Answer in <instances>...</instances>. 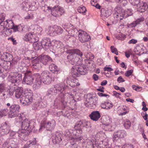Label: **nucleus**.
<instances>
[{
  "label": "nucleus",
  "instance_id": "16",
  "mask_svg": "<svg viewBox=\"0 0 148 148\" xmlns=\"http://www.w3.org/2000/svg\"><path fill=\"white\" fill-rule=\"evenodd\" d=\"M75 56L73 53H69L67 56L68 60L72 65H75V64H77V61H79L78 60V58Z\"/></svg>",
  "mask_w": 148,
  "mask_h": 148
},
{
  "label": "nucleus",
  "instance_id": "7",
  "mask_svg": "<svg viewBox=\"0 0 148 148\" xmlns=\"http://www.w3.org/2000/svg\"><path fill=\"white\" fill-rule=\"evenodd\" d=\"M34 80V76L31 75L30 71H27L25 73V76L22 81V83L24 84L32 85Z\"/></svg>",
  "mask_w": 148,
  "mask_h": 148
},
{
  "label": "nucleus",
  "instance_id": "42",
  "mask_svg": "<svg viewBox=\"0 0 148 148\" xmlns=\"http://www.w3.org/2000/svg\"><path fill=\"white\" fill-rule=\"evenodd\" d=\"M11 29H13L14 32H16L17 31L21 32L22 31L23 28L21 26L19 25L18 26L16 25H14V27Z\"/></svg>",
  "mask_w": 148,
  "mask_h": 148
},
{
  "label": "nucleus",
  "instance_id": "63",
  "mask_svg": "<svg viewBox=\"0 0 148 148\" xmlns=\"http://www.w3.org/2000/svg\"><path fill=\"white\" fill-rule=\"evenodd\" d=\"M132 88L133 89L137 91H139L140 90V87L135 85H133L132 86Z\"/></svg>",
  "mask_w": 148,
  "mask_h": 148
},
{
  "label": "nucleus",
  "instance_id": "61",
  "mask_svg": "<svg viewBox=\"0 0 148 148\" xmlns=\"http://www.w3.org/2000/svg\"><path fill=\"white\" fill-rule=\"evenodd\" d=\"M97 95L100 97H107V96L109 97V95H108L103 94L101 92H99L97 93Z\"/></svg>",
  "mask_w": 148,
  "mask_h": 148
},
{
  "label": "nucleus",
  "instance_id": "35",
  "mask_svg": "<svg viewBox=\"0 0 148 148\" xmlns=\"http://www.w3.org/2000/svg\"><path fill=\"white\" fill-rule=\"evenodd\" d=\"M55 32V36L57 35H60L63 32V29L62 28L57 25H54Z\"/></svg>",
  "mask_w": 148,
  "mask_h": 148
},
{
  "label": "nucleus",
  "instance_id": "40",
  "mask_svg": "<svg viewBox=\"0 0 148 148\" xmlns=\"http://www.w3.org/2000/svg\"><path fill=\"white\" fill-rule=\"evenodd\" d=\"M77 11L79 13H82L83 15H85L86 10L84 6L81 5L78 8Z\"/></svg>",
  "mask_w": 148,
  "mask_h": 148
},
{
  "label": "nucleus",
  "instance_id": "41",
  "mask_svg": "<svg viewBox=\"0 0 148 148\" xmlns=\"http://www.w3.org/2000/svg\"><path fill=\"white\" fill-rule=\"evenodd\" d=\"M70 29L68 28V29H66V31L68 32L69 34L71 36H74L76 33L77 32H75V31H77V29L75 28H74L73 29H71V28Z\"/></svg>",
  "mask_w": 148,
  "mask_h": 148
},
{
  "label": "nucleus",
  "instance_id": "32",
  "mask_svg": "<svg viewBox=\"0 0 148 148\" xmlns=\"http://www.w3.org/2000/svg\"><path fill=\"white\" fill-rule=\"evenodd\" d=\"M23 90L20 88L16 89L15 92V96L17 98H20V100L22 97V96H24L23 94Z\"/></svg>",
  "mask_w": 148,
  "mask_h": 148
},
{
  "label": "nucleus",
  "instance_id": "24",
  "mask_svg": "<svg viewBox=\"0 0 148 148\" xmlns=\"http://www.w3.org/2000/svg\"><path fill=\"white\" fill-rule=\"evenodd\" d=\"M49 69L50 71L54 73H56V72L57 73H59L61 71L60 69L54 64H50L49 66Z\"/></svg>",
  "mask_w": 148,
  "mask_h": 148
},
{
  "label": "nucleus",
  "instance_id": "5",
  "mask_svg": "<svg viewBox=\"0 0 148 148\" xmlns=\"http://www.w3.org/2000/svg\"><path fill=\"white\" fill-rule=\"evenodd\" d=\"M8 79L12 83L18 84L22 79V75L18 72H11L8 77Z\"/></svg>",
  "mask_w": 148,
  "mask_h": 148
},
{
  "label": "nucleus",
  "instance_id": "3",
  "mask_svg": "<svg viewBox=\"0 0 148 148\" xmlns=\"http://www.w3.org/2000/svg\"><path fill=\"white\" fill-rule=\"evenodd\" d=\"M20 108L19 105L18 104L12 105L10 108L9 116L10 117H17L16 119H19L18 122L21 121L24 119L23 114L22 113L18 115L19 110Z\"/></svg>",
  "mask_w": 148,
  "mask_h": 148
},
{
  "label": "nucleus",
  "instance_id": "55",
  "mask_svg": "<svg viewBox=\"0 0 148 148\" xmlns=\"http://www.w3.org/2000/svg\"><path fill=\"white\" fill-rule=\"evenodd\" d=\"M131 53V49H128L125 52V56L126 57L128 58L130 57V54Z\"/></svg>",
  "mask_w": 148,
  "mask_h": 148
},
{
  "label": "nucleus",
  "instance_id": "25",
  "mask_svg": "<svg viewBox=\"0 0 148 148\" xmlns=\"http://www.w3.org/2000/svg\"><path fill=\"white\" fill-rule=\"evenodd\" d=\"M101 106L102 108L108 110L112 107L113 104L110 101H107L101 103Z\"/></svg>",
  "mask_w": 148,
  "mask_h": 148
},
{
  "label": "nucleus",
  "instance_id": "29",
  "mask_svg": "<svg viewBox=\"0 0 148 148\" xmlns=\"http://www.w3.org/2000/svg\"><path fill=\"white\" fill-rule=\"evenodd\" d=\"M120 138H122L126 136L127 134L125 131L123 130H119L117 132H115Z\"/></svg>",
  "mask_w": 148,
  "mask_h": 148
},
{
  "label": "nucleus",
  "instance_id": "14",
  "mask_svg": "<svg viewBox=\"0 0 148 148\" xmlns=\"http://www.w3.org/2000/svg\"><path fill=\"white\" fill-rule=\"evenodd\" d=\"M85 106L91 108L93 106V98L92 95H88L84 102Z\"/></svg>",
  "mask_w": 148,
  "mask_h": 148
},
{
  "label": "nucleus",
  "instance_id": "18",
  "mask_svg": "<svg viewBox=\"0 0 148 148\" xmlns=\"http://www.w3.org/2000/svg\"><path fill=\"white\" fill-rule=\"evenodd\" d=\"M89 116L92 120L97 121L100 117L101 115L98 111H95L92 112Z\"/></svg>",
  "mask_w": 148,
  "mask_h": 148
},
{
  "label": "nucleus",
  "instance_id": "27",
  "mask_svg": "<svg viewBox=\"0 0 148 148\" xmlns=\"http://www.w3.org/2000/svg\"><path fill=\"white\" fill-rule=\"evenodd\" d=\"M47 34L51 36H55L54 25L53 26H49L48 27L46 30Z\"/></svg>",
  "mask_w": 148,
  "mask_h": 148
},
{
  "label": "nucleus",
  "instance_id": "4",
  "mask_svg": "<svg viewBox=\"0 0 148 148\" xmlns=\"http://www.w3.org/2000/svg\"><path fill=\"white\" fill-rule=\"evenodd\" d=\"M24 96H22L20 99L21 103L24 106L31 104L32 101L33 93L30 89H25L23 93Z\"/></svg>",
  "mask_w": 148,
  "mask_h": 148
},
{
  "label": "nucleus",
  "instance_id": "38",
  "mask_svg": "<svg viewBox=\"0 0 148 148\" xmlns=\"http://www.w3.org/2000/svg\"><path fill=\"white\" fill-rule=\"evenodd\" d=\"M26 131L22 130L19 131L18 132L17 134L18 136L21 138L23 140L25 139V137L27 136L25 132Z\"/></svg>",
  "mask_w": 148,
  "mask_h": 148
},
{
  "label": "nucleus",
  "instance_id": "33",
  "mask_svg": "<svg viewBox=\"0 0 148 148\" xmlns=\"http://www.w3.org/2000/svg\"><path fill=\"white\" fill-rule=\"evenodd\" d=\"M70 139L74 142H76L79 141L82 139L83 138L82 136H77L75 135L73 136H71L70 137Z\"/></svg>",
  "mask_w": 148,
  "mask_h": 148
},
{
  "label": "nucleus",
  "instance_id": "49",
  "mask_svg": "<svg viewBox=\"0 0 148 148\" xmlns=\"http://www.w3.org/2000/svg\"><path fill=\"white\" fill-rule=\"evenodd\" d=\"M131 3L133 5H138L140 3V0H130Z\"/></svg>",
  "mask_w": 148,
  "mask_h": 148
},
{
  "label": "nucleus",
  "instance_id": "23",
  "mask_svg": "<svg viewBox=\"0 0 148 148\" xmlns=\"http://www.w3.org/2000/svg\"><path fill=\"white\" fill-rule=\"evenodd\" d=\"M144 20L143 18L142 17L137 19L136 21H133L132 23L128 25V27L130 28L135 27L137 25L143 22Z\"/></svg>",
  "mask_w": 148,
  "mask_h": 148
},
{
  "label": "nucleus",
  "instance_id": "10",
  "mask_svg": "<svg viewBox=\"0 0 148 148\" xmlns=\"http://www.w3.org/2000/svg\"><path fill=\"white\" fill-rule=\"evenodd\" d=\"M54 126L52 124L50 121H41L40 125V128L39 129L40 130L43 128H46L48 130H50L53 129Z\"/></svg>",
  "mask_w": 148,
  "mask_h": 148
},
{
  "label": "nucleus",
  "instance_id": "47",
  "mask_svg": "<svg viewBox=\"0 0 148 148\" xmlns=\"http://www.w3.org/2000/svg\"><path fill=\"white\" fill-rule=\"evenodd\" d=\"M32 37L31 35V33L26 34L23 38L24 40L26 41H29V42L30 37Z\"/></svg>",
  "mask_w": 148,
  "mask_h": 148
},
{
  "label": "nucleus",
  "instance_id": "56",
  "mask_svg": "<svg viewBox=\"0 0 148 148\" xmlns=\"http://www.w3.org/2000/svg\"><path fill=\"white\" fill-rule=\"evenodd\" d=\"M5 15L1 14L0 15V24H1L5 20Z\"/></svg>",
  "mask_w": 148,
  "mask_h": 148
},
{
  "label": "nucleus",
  "instance_id": "53",
  "mask_svg": "<svg viewBox=\"0 0 148 148\" xmlns=\"http://www.w3.org/2000/svg\"><path fill=\"white\" fill-rule=\"evenodd\" d=\"M110 48L111 52L112 53H114L116 55H118V53L116 48H114L113 46H111Z\"/></svg>",
  "mask_w": 148,
  "mask_h": 148
},
{
  "label": "nucleus",
  "instance_id": "9",
  "mask_svg": "<svg viewBox=\"0 0 148 148\" xmlns=\"http://www.w3.org/2000/svg\"><path fill=\"white\" fill-rule=\"evenodd\" d=\"M64 10L63 8L60 6L55 7L51 10V14L55 17H59L63 14Z\"/></svg>",
  "mask_w": 148,
  "mask_h": 148
},
{
  "label": "nucleus",
  "instance_id": "54",
  "mask_svg": "<svg viewBox=\"0 0 148 148\" xmlns=\"http://www.w3.org/2000/svg\"><path fill=\"white\" fill-rule=\"evenodd\" d=\"M123 110L125 112L121 113L122 115L125 114L128 112L129 111V108L128 107H124L123 108Z\"/></svg>",
  "mask_w": 148,
  "mask_h": 148
},
{
  "label": "nucleus",
  "instance_id": "22",
  "mask_svg": "<svg viewBox=\"0 0 148 148\" xmlns=\"http://www.w3.org/2000/svg\"><path fill=\"white\" fill-rule=\"evenodd\" d=\"M66 52L68 53H73L74 54V55H75V54H76L77 55L81 57L83 55L82 52L78 49H74L68 50L66 51Z\"/></svg>",
  "mask_w": 148,
  "mask_h": 148
},
{
  "label": "nucleus",
  "instance_id": "26",
  "mask_svg": "<svg viewBox=\"0 0 148 148\" xmlns=\"http://www.w3.org/2000/svg\"><path fill=\"white\" fill-rule=\"evenodd\" d=\"M4 61L6 62H10L13 60V56L10 54L5 53H4L1 56Z\"/></svg>",
  "mask_w": 148,
  "mask_h": 148
},
{
  "label": "nucleus",
  "instance_id": "57",
  "mask_svg": "<svg viewBox=\"0 0 148 148\" xmlns=\"http://www.w3.org/2000/svg\"><path fill=\"white\" fill-rule=\"evenodd\" d=\"M142 104L143 106L142 110L144 111H147L148 110V108L146 107V104L145 102L144 101H143L142 103Z\"/></svg>",
  "mask_w": 148,
  "mask_h": 148
},
{
  "label": "nucleus",
  "instance_id": "13",
  "mask_svg": "<svg viewBox=\"0 0 148 148\" xmlns=\"http://www.w3.org/2000/svg\"><path fill=\"white\" fill-rule=\"evenodd\" d=\"M37 58L41 63L45 65L47 64L49 61H52V60L50 57L45 55L39 56Z\"/></svg>",
  "mask_w": 148,
  "mask_h": 148
},
{
  "label": "nucleus",
  "instance_id": "43",
  "mask_svg": "<svg viewBox=\"0 0 148 148\" xmlns=\"http://www.w3.org/2000/svg\"><path fill=\"white\" fill-rule=\"evenodd\" d=\"M42 31V28L39 26H37L36 30V32H35V33L38 36L41 35Z\"/></svg>",
  "mask_w": 148,
  "mask_h": 148
},
{
  "label": "nucleus",
  "instance_id": "6",
  "mask_svg": "<svg viewBox=\"0 0 148 148\" xmlns=\"http://www.w3.org/2000/svg\"><path fill=\"white\" fill-rule=\"evenodd\" d=\"M78 38L82 43L88 42L91 39L90 36L87 33L82 30H79L78 32Z\"/></svg>",
  "mask_w": 148,
  "mask_h": 148
},
{
  "label": "nucleus",
  "instance_id": "51",
  "mask_svg": "<svg viewBox=\"0 0 148 148\" xmlns=\"http://www.w3.org/2000/svg\"><path fill=\"white\" fill-rule=\"evenodd\" d=\"M116 134L114 132L112 137V140L114 142H116L120 138L117 136L116 135Z\"/></svg>",
  "mask_w": 148,
  "mask_h": 148
},
{
  "label": "nucleus",
  "instance_id": "19",
  "mask_svg": "<svg viewBox=\"0 0 148 148\" xmlns=\"http://www.w3.org/2000/svg\"><path fill=\"white\" fill-rule=\"evenodd\" d=\"M148 8L147 3L143 2H140L137 6L138 10L140 12H145Z\"/></svg>",
  "mask_w": 148,
  "mask_h": 148
},
{
  "label": "nucleus",
  "instance_id": "17",
  "mask_svg": "<svg viewBox=\"0 0 148 148\" xmlns=\"http://www.w3.org/2000/svg\"><path fill=\"white\" fill-rule=\"evenodd\" d=\"M51 45L50 40L48 38H44L41 42V45L45 49L48 48Z\"/></svg>",
  "mask_w": 148,
  "mask_h": 148
},
{
  "label": "nucleus",
  "instance_id": "52",
  "mask_svg": "<svg viewBox=\"0 0 148 148\" xmlns=\"http://www.w3.org/2000/svg\"><path fill=\"white\" fill-rule=\"evenodd\" d=\"M113 93L114 96H115L116 97L121 99V98L120 96L121 95V93H118L116 91H113Z\"/></svg>",
  "mask_w": 148,
  "mask_h": 148
},
{
  "label": "nucleus",
  "instance_id": "34",
  "mask_svg": "<svg viewBox=\"0 0 148 148\" xmlns=\"http://www.w3.org/2000/svg\"><path fill=\"white\" fill-rule=\"evenodd\" d=\"M4 24H6L5 27L9 28L10 29H12L13 28L14 24L12 20H6L4 22Z\"/></svg>",
  "mask_w": 148,
  "mask_h": 148
},
{
  "label": "nucleus",
  "instance_id": "8",
  "mask_svg": "<svg viewBox=\"0 0 148 148\" xmlns=\"http://www.w3.org/2000/svg\"><path fill=\"white\" fill-rule=\"evenodd\" d=\"M88 122L85 120H80L76 122L74 126L75 130L78 131L80 133H82L83 127H86L88 125Z\"/></svg>",
  "mask_w": 148,
  "mask_h": 148
},
{
  "label": "nucleus",
  "instance_id": "62",
  "mask_svg": "<svg viewBox=\"0 0 148 148\" xmlns=\"http://www.w3.org/2000/svg\"><path fill=\"white\" fill-rule=\"evenodd\" d=\"M17 133H18V132H16L12 131H10V136L11 137H13L16 134H17Z\"/></svg>",
  "mask_w": 148,
  "mask_h": 148
},
{
  "label": "nucleus",
  "instance_id": "12",
  "mask_svg": "<svg viewBox=\"0 0 148 148\" xmlns=\"http://www.w3.org/2000/svg\"><path fill=\"white\" fill-rule=\"evenodd\" d=\"M115 9L116 12L114 14V17L115 19L118 21H120L122 20L124 17L125 13L121 11V10H118L117 8Z\"/></svg>",
  "mask_w": 148,
  "mask_h": 148
},
{
  "label": "nucleus",
  "instance_id": "31",
  "mask_svg": "<svg viewBox=\"0 0 148 148\" xmlns=\"http://www.w3.org/2000/svg\"><path fill=\"white\" fill-rule=\"evenodd\" d=\"M8 113H9V110L7 108H4L0 110V118L7 116Z\"/></svg>",
  "mask_w": 148,
  "mask_h": 148
},
{
  "label": "nucleus",
  "instance_id": "11",
  "mask_svg": "<svg viewBox=\"0 0 148 148\" xmlns=\"http://www.w3.org/2000/svg\"><path fill=\"white\" fill-rule=\"evenodd\" d=\"M10 130V127L7 123L3 124L0 128V134L2 135L8 134Z\"/></svg>",
  "mask_w": 148,
  "mask_h": 148
},
{
  "label": "nucleus",
  "instance_id": "37",
  "mask_svg": "<svg viewBox=\"0 0 148 148\" xmlns=\"http://www.w3.org/2000/svg\"><path fill=\"white\" fill-rule=\"evenodd\" d=\"M32 37H30L29 42L32 43H34L35 42H37L39 40L38 37L34 33L31 34Z\"/></svg>",
  "mask_w": 148,
  "mask_h": 148
},
{
  "label": "nucleus",
  "instance_id": "59",
  "mask_svg": "<svg viewBox=\"0 0 148 148\" xmlns=\"http://www.w3.org/2000/svg\"><path fill=\"white\" fill-rule=\"evenodd\" d=\"M126 14H127V15L130 16L132 15V10L130 9H127V10L125 12Z\"/></svg>",
  "mask_w": 148,
  "mask_h": 148
},
{
  "label": "nucleus",
  "instance_id": "39",
  "mask_svg": "<svg viewBox=\"0 0 148 148\" xmlns=\"http://www.w3.org/2000/svg\"><path fill=\"white\" fill-rule=\"evenodd\" d=\"M114 148H134L133 145L131 144H126L123 146L115 145Z\"/></svg>",
  "mask_w": 148,
  "mask_h": 148
},
{
  "label": "nucleus",
  "instance_id": "44",
  "mask_svg": "<svg viewBox=\"0 0 148 148\" xmlns=\"http://www.w3.org/2000/svg\"><path fill=\"white\" fill-rule=\"evenodd\" d=\"M131 125V123L129 120H126L124 122V126L125 128L128 129L130 128Z\"/></svg>",
  "mask_w": 148,
  "mask_h": 148
},
{
  "label": "nucleus",
  "instance_id": "60",
  "mask_svg": "<svg viewBox=\"0 0 148 148\" xmlns=\"http://www.w3.org/2000/svg\"><path fill=\"white\" fill-rule=\"evenodd\" d=\"M137 42V40L134 39H132L128 42L129 44H135Z\"/></svg>",
  "mask_w": 148,
  "mask_h": 148
},
{
  "label": "nucleus",
  "instance_id": "20",
  "mask_svg": "<svg viewBox=\"0 0 148 148\" xmlns=\"http://www.w3.org/2000/svg\"><path fill=\"white\" fill-rule=\"evenodd\" d=\"M67 87V86H66L64 83H62L59 84H56L54 86V88L56 90H58L62 92Z\"/></svg>",
  "mask_w": 148,
  "mask_h": 148
},
{
  "label": "nucleus",
  "instance_id": "58",
  "mask_svg": "<svg viewBox=\"0 0 148 148\" xmlns=\"http://www.w3.org/2000/svg\"><path fill=\"white\" fill-rule=\"evenodd\" d=\"M133 72V71L132 70H129L127 71L125 74V76L129 77L131 75Z\"/></svg>",
  "mask_w": 148,
  "mask_h": 148
},
{
  "label": "nucleus",
  "instance_id": "30",
  "mask_svg": "<svg viewBox=\"0 0 148 148\" xmlns=\"http://www.w3.org/2000/svg\"><path fill=\"white\" fill-rule=\"evenodd\" d=\"M86 145V148H93V142L91 140L87 139L84 142Z\"/></svg>",
  "mask_w": 148,
  "mask_h": 148
},
{
  "label": "nucleus",
  "instance_id": "64",
  "mask_svg": "<svg viewBox=\"0 0 148 148\" xmlns=\"http://www.w3.org/2000/svg\"><path fill=\"white\" fill-rule=\"evenodd\" d=\"M117 82L119 83H121L122 82H123L125 81V80L123 79V78L121 76H119L117 79Z\"/></svg>",
  "mask_w": 148,
  "mask_h": 148
},
{
  "label": "nucleus",
  "instance_id": "36",
  "mask_svg": "<svg viewBox=\"0 0 148 148\" xmlns=\"http://www.w3.org/2000/svg\"><path fill=\"white\" fill-rule=\"evenodd\" d=\"M62 135L61 134L59 133H57L56 135V136L55 138V141L54 143L55 142L56 143H59L62 140L61 138Z\"/></svg>",
  "mask_w": 148,
  "mask_h": 148
},
{
  "label": "nucleus",
  "instance_id": "48",
  "mask_svg": "<svg viewBox=\"0 0 148 148\" xmlns=\"http://www.w3.org/2000/svg\"><path fill=\"white\" fill-rule=\"evenodd\" d=\"M71 131H72V130H67L65 132V135L66 136L69 137V140H71L70 139V137L71 136H72L71 133Z\"/></svg>",
  "mask_w": 148,
  "mask_h": 148
},
{
  "label": "nucleus",
  "instance_id": "1",
  "mask_svg": "<svg viewBox=\"0 0 148 148\" xmlns=\"http://www.w3.org/2000/svg\"><path fill=\"white\" fill-rule=\"evenodd\" d=\"M35 76V83L37 87L42 84V82L45 84L48 85L51 83L52 81L54 80V78H52L51 74L48 71L43 72L40 75L38 73L36 74Z\"/></svg>",
  "mask_w": 148,
  "mask_h": 148
},
{
  "label": "nucleus",
  "instance_id": "21",
  "mask_svg": "<svg viewBox=\"0 0 148 148\" xmlns=\"http://www.w3.org/2000/svg\"><path fill=\"white\" fill-rule=\"evenodd\" d=\"M41 63L37 58L32 61V66L35 69H38L41 67Z\"/></svg>",
  "mask_w": 148,
  "mask_h": 148
},
{
  "label": "nucleus",
  "instance_id": "28",
  "mask_svg": "<svg viewBox=\"0 0 148 148\" xmlns=\"http://www.w3.org/2000/svg\"><path fill=\"white\" fill-rule=\"evenodd\" d=\"M37 143V141L35 138L32 141L29 140L27 142L26 144L25 145L24 148H28L33 145H36Z\"/></svg>",
  "mask_w": 148,
  "mask_h": 148
},
{
  "label": "nucleus",
  "instance_id": "45",
  "mask_svg": "<svg viewBox=\"0 0 148 148\" xmlns=\"http://www.w3.org/2000/svg\"><path fill=\"white\" fill-rule=\"evenodd\" d=\"M33 45L34 49L36 50H38L42 47L41 45H40V44L38 43L37 42H34Z\"/></svg>",
  "mask_w": 148,
  "mask_h": 148
},
{
  "label": "nucleus",
  "instance_id": "15",
  "mask_svg": "<svg viewBox=\"0 0 148 148\" xmlns=\"http://www.w3.org/2000/svg\"><path fill=\"white\" fill-rule=\"evenodd\" d=\"M30 123V121L27 119H24L22 122V130L25 131H29L31 129Z\"/></svg>",
  "mask_w": 148,
  "mask_h": 148
},
{
  "label": "nucleus",
  "instance_id": "46",
  "mask_svg": "<svg viewBox=\"0 0 148 148\" xmlns=\"http://www.w3.org/2000/svg\"><path fill=\"white\" fill-rule=\"evenodd\" d=\"M79 84L78 82V80L77 79H75L71 81V84H70V85L72 86H79Z\"/></svg>",
  "mask_w": 148,
  "mask_h": 148
},
{
  "label": "nucleus",
  "instance_id": "50",
  "mask_svg": "<svg viewBox=\"0 0 148 148\" xmlns=\"http://www.w3.org/2000/svg\"><path fill=\"white\" fill-rule=\"evenodd\" d=\"M5 90V85L4 83L0 84V94Z\"/></svg>",
  "mask_w": 148,
  "mask_h": 148
},
{
  "label": "nucleus",
  "instance_id": "2",
  "mask_svg": "<svg viewBox=\"0 0 148 148\" xmlns=\"http://www.w3.org/2000/svg\"><path fill=\"white\" fill-rule=\"evenodd\" d=\"M75 65L76 66H73L71 69V73L73 77H78L80 75H84L87 73V69L82 63L81 60L78 61Z\"/></svg>",
  "mask_w": 148,
  "mask_h": 148
}]
</instances>
